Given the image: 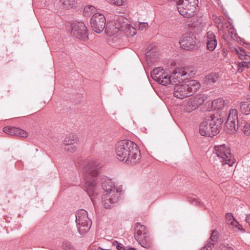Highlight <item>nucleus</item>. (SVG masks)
<instances>
[{
	"label": "nucleus",
	"mask_w": 250,
	"mask_h": 250,
	"mask_svg": "<svg viewBox=\"0 0 250 250\" xmlns=\"http://www.w3.org/2000/svg\"><path fill=\"white\" fill-rule=\"evenodd\" d=\"M117 158L127 165H134L141 159L140 151L137 145L128 140L119 141L116 145Z\"/></svg>",
	"instance_id": "f257e3e1"
},
{
	"label": "nucleus",
	"mask_w": 250,
	"mask_h": 250,
	"mask_svg": "<svg viewBox=\"0 0 250 250\" xmlns=\"http://www.w3.org/2000/svg\"><path fill=\"white\" fill-rule=\"evenodd\" d=\"M101 168L100 164L95 161L86 162L83 169V178L85 181L84 187L85 191L93 200V196L96 192V182L95 179L99 174L100 169Z\"/></svg>",
	"instance_id": "f03ea898"
},
{
	"label": "nucleus",
	"mask_w": 250,
	"mask_h": 250,
	"mask_svg": "<svg viewBox=\"0 0 250 250\" xmlns=\"http://www.w3.org/2000/svg\"><path fill=\"white\" fill-rule=\"evenodd\" d=\"M210 118V119L203 121L199 125V131L202 136L212 137L220 131L224 122L223 119L212 116Z\"/></svg>",
	"instance_id": "7ed1b4c3"
},
{
	"label": "nucleus",
	"mask_w": 250,
	"mask_h": 250,
	"mask_svg": "<svg viewBox=\"0 0 250 250\" xmlns=\"http://www.w3.org/2000/svg\"><path fill=\"white\" fill-rule=\"evenodd\" d=\"M201 87L199 82L195 80L186 81L182 84H176L173 89V95L175 97L183 99L192 95Z\"/></svg>",
	"instance_id": "20e7f679"
},
{
	"label": "nucleus",
	"mask_w": 250,
	"mask_h": 250,
	"mask_svg": "<svg viewBox=\"0 0 250 250\" xmlns=\"http://www.w3.org/2000/svg\"><path fill=\"white\" fill-rule=\"evenodd\" d=\"M210 161H219L223 166L231 167L234 163V158L230 153V148L225 145L215 146L214 151L210 157Z\"/></svg>",
	"instance_id": "39448f33"
},
{
	"label": "nucleus",
	"mask_w": 250,
	"mask_h": 250,
	"mask_svg": "<svg viewBox=\"0 0 250 250\" xmlns=\"http://www.w3.org/2000/svg\"><path fill=\"white\" fill-rule=\"evenodd\" d=\"M198 3V0H178L177 1V8L179 13L183 17L190 18L194 15Z\"/></svg>",
	"instance_id": "423d86ee"
},
{
	"label": "nucleus",
	"mask_w": 250,
	"mask_h": 250,
	"mask_svg": "<svg viewBox=\"0 0 250 250\" xmlns=\"http://www.w3.org/2000/svg\"><path fill=\"white\" fill-rule=\"evenodd\" d=\"M75 216L76 223L80 234H85L89 231L91 224L88 217L87 211L84 209L78 210Z\"/></svg>",
	"instance_id": "0eeeda50"
},
{
	"label": "nucleus",
	"mask_w": 250,
	"mask_h": 250,
	"mask_svg": "<svg viewBox=\"0 0 250 250\" xmlns=\"http://www.w3.org/2000/svg\"><path fill=\"white\" fill-rule=\"evenodd\" d=\"M128 22L127 19L123 16H120L115 20V28L118 31H124L128 35L133 36L136 34V29Z\"/></svg>",
	"instance_id": "6e6552de"
},
{
	"label": "nucleus",
	"mask_w": 250,
	"mask_h": 250,
	"mask_svg": "<svg viewBox=\"0 0 250 250\" xmlns=\"http://www.w3.org/2000/svg\"><path fill=\"white\" fill-rule=\"evenodd\" d=\"M71 34L76 38L83 41L88 39L87 28L82 22L76 21L72 23Z\"/></svg>",
	"instance_id": "1a4fd4ad"
},
{
	"label": "nucleus",
	"mask_w": 250,
	"mask_h": 250,
	"mask_svg": "<svg viewBox=\"0 0 250 250\" xmlns=\"http://www.w3.org/2000/svg\"><path fill=\"white\" fill-rule=\"evenodd\" d=\"M198 40L193 35L185 34L179 42L180 47L186 50L197 49Z\"/></svg>",
	"instance_id": "9d476101"
},
{
	"label": "nucleus",
	"mask_w": 250,
	"mask_h": 250,
	"mask_svg": "<svg viewBox=\"0 0 250 250\" xmlns=\"http://www.w3.org/2000/svg\"><path fill=\"white\" fill-rule=\"evenodd\" d=\"M206 99L207 97L205 95L203 94H196L188 99L186 104L185 110L187 112H191L202 104Z\"/></svg>",
	"instance_id": "9b49d317"
},
{
	"label": "nucleus",
	"mask_w": 250,
	"mask_h": 250,
	"mask_svg": "<svg viewBox=\"0 0 250 250\" xmlns=\"http://www.w3.org/2000/svg\"><path fill=\"white\" fill-rule=\"evenodd\" d=\"M90 24L95 32L98 33L102 32L105 25L104 16L101 13H95L91 18Z\"/></svg>",
	"instance_id": "f8f14e48"
},
{
	"label": "nucleus",
	"mask_w": 250,
	"mask_h": 250,
	"mask_svg": "<svg viewBox=\"0 0 250 250\" xmlns=\"http://www.w3.org/2000/svg\"><path fill=\"white\" fill-rule=\"evenodd\" d=\"M120 194L116 193L115 194L104 193L102 197V203L105 208H110L116 203L117 202Z\"/></svg>",
	"instance_id": "ddd939ff"
},
{
	"label": "nucleus",
	"mask_w": 250,
	"mask_h": 250,
	"mask_svg": "<svg viewBox=\"0 0 250 250\" xmlns=\"http://www.w3.org/2000/svg\"><path fill=\"white\" fill-rule=\"evenodd\" d=\"M103 189L104 190V194H115L119 193V191L113 186L112 181L107 177L103 178L102 180Z\"/></svg>",
	"instance_id": "4468645a"
},
{
	"label": "nucleus",
	"mask_w": 250,
	"mask_h": 250,
	"mask_svg": "<svg viewBox=\"0 0 250 250\" xmlns=\"http://www.w3.org/2000/svg\"><path fill=\"white\" fill-rule=\"evenodd\" d=\"M183 73L180 68L175 69L171 75L169 76V84L176 85L185 80L184 75L186 73Z\"/></svg>",
	"instance_id": "2eb2a0df"
},
{
	"label": "nucleus",
	"mask_w": 250,
	"mask_h": 250,
	"mask_svg": "<svg viewBox=\"0 0 250 250\" xmlns=\"http://www.w3.org/2000/svg\"><path fill=\"white\" fill-rule=\"evenodd\" d=\"M207 46L208 50L213 51L216 48L217 42L216 39V36L212 31H208L207 33Z\"/></svg>",
	"instance_id": "dca6fc26"
},
{
	"label": "nucleus",
	"mask_w": 250,
	"mask_h": 250,
	"mask_svg": "<svg viewBox=\"0 0 250 250\" xmlns=\"http://www.w3.org/2000/svg\"><path fill=\"white\" fill-rule=\"evenodd\" d=\"M147 234V230L146 227L140 224L139 223H137L135 224L134 238L137 240L138 238L143 237L144 235Z\"/></svg>",
	"instance_id": "f3484780"
},
{
	"label": "nucleus",
	"mask_w": 250,
	"mask_h": 250,
	"mask_svg": "<svg viewBox=\"0 0 250 250\" xmlns=\"http://www.w3.org/2000/svg\"><path fill=\"white\" fill-rule=\"evenodd\" d=\"M136 240L142 247L146 249L150 248L152 245L151 239L148 233L144 235L143 237L138 238Z\"/></svg>",
	"instance_id": "a211bd4d"
},
{
	"label": "nucleus",
	"mask_w": 250,
	"mask_h": 250,
	"mask_svg": "<svg viewBox=\"0 0 250 250\" xmlns=\"http://www.w3.org/2000/svg\"><path fill=\"white\" fill-rule=\"evenodd\" d=\"M239 122L226 121L227 131L229 133L235 132L239 127Z\"/></svg>",
	"instance_id": "6ab92c4d"
},
{
	"label": "nucleus",
	"mask_w": 250,
	"mask_h": 250,
	"mask_svg": "<svg viewBox=\"0 0 250 250\" xmlns=\"http://www.w3.org/2000/svg\"><path fill=\"white\" fill-rule=\"evenodd\" d=\"M240 109L241 112L245 115L250 114V97L241 103Z\"/></svg>",
	"instance_id": "aec40b11"
},
{
	"label": "nucleus",
	"mask_w": 250,
	"mask_h": 250,
	"mask_svg": "<svg viewBox=\"0 0 250 250\" xmlns=\"http://www.w3.org/2000/svg\"><path fill=\"white\" fill-rule=\"evenodd\" d=\"M226 219L227 222L231 226H233L238 229H240L242 226L239 224L236 220L233 217L231 213H227L226 214Z\"/></svg>",
	"instance_id": "412c9836"
},
{
	"label": "nucleus",
	"mask_w": 250,
	"mask_h": 250,
	"mask_svg": "<svg viewBox=\"0 0 250 250\" xmlns=\"http://www.w3.org/2000/svg\"><path fill=\"white\" fill-rule=\"evenodd\" d=\"M78 140V138L76 135L70 134L65 137L63 140V144L65 146L72 144H76Z\"/></svg>",
	"instance_id": "4be33fe9"
},
{
	"label": "nucleus",
	"mask_w": 250,
	"mask_h": 250,
	"mask_svg": "<svg viewBox=\"0 0 250 250\" xmlns=\"http://www.w3.org/2000/svg\"><path fill=\"white\" fill-rule=\"evenodd\" d=\"M218 74L212 72L207 75L205 78V82L207 84H211L215 83L218 79Z\"/></svg>",
	"instance_id": "5701e85b"
},
{
	"label": "nucleus",
	"mask_w": 250,
	"mask_h": 250,
	"mask_svg": "<svg viewBox=\"0 0 250 250\" xmlns=\"http://www.w3.org/2000/svg\"><path fill=\"white\" fill-rule=\"evenodd\" d=\"M64 8L70 9L74 7L77 4L76 0H60Z\"/></svg>",
	"instance_id": "b1692460"
},
{
	"label": "nucleus",
	"mask_w": 250,
	"mask_h": 250,
	"mask_svg": "<svg viewBox=\"0 0 250 250\" xmlns=\"http://www.w3.org/2000/svg\"><path fill=\"white\" fill-rule=\"evenodd\" d=\"M239 127L243 130L245 134L250 135V121L240 122Z\"/></svg>",
	"instance_id": "393cba45"
},
{
	"label": "nucleus",
	"mask_w": 250,
	"mask_h": 250,
	"mask_svg": "<svg viewBox=\"0 0 250 250\" xmlns=\"http://www.w3.org/2000/svg\"><path fill=\"white\" fill-rule=\"evenodd\" d=\"M163 69H161L160 67L155 68H154L151 72V76L152 78L158 82V81H160L161 78L160 75H161V73L163 71Z\"/></svg>",
	"instance_id": "a878e982"
},
{
	"label": "nucleus",
	"mask_w": 250,
	"mask_h": 250,
	"mask_svg": "<svg viewBox=\"0 0 250 250\" xmlns=\"http://www.w3.org/2000/svg\"><path fill=\"white\" fill-rule=\"evenodd\" d=\"M160 76V78L161 79L160 81H158V83L165 86L169 84V76L163 72V71L161 73V75Z\"/></svg>",
	"instance_id": "bb28decb"
},
{
	"label": "nucleus",
	"mask_w": 250,
	"mask_h": 250,
	"mask_svg": "<svg viewBox=\"0 0 250 250\" xmlns=\"http://www.w3.org/2000/svg\"><path fill=\"white\" fill-rule=\"evenodd\" d=\"M227 121L239 122L238 119V112L235 109L230 110Z\"/></svg>",
	"instance_id": "cd10ccee"
},
{
	"label": "nucleus",
	"mask_w": 250,
	"mask_h": 250,
	"mask_svg": "<svg viewBox=\"0 0 250 250\" xmlns=\"http://www.w3.org/2000/svg\"><path fill=\"white\" fill-rule=\"evenodd\" d=\"M212 104L215 109H221L224 107L225 103L223 99L219 98L212 101Z\"/></svg>",
	"instance_id": "c85d7f7f"
},
{
	"label": "nucleus",
	"mask_w": 250,
	"mask_h": 250,
	"mask_svg": "<svg viewBox=\"0 0 250 250\" xmlns=\"http://www.w3.org/2000/svg\"><path fill=\"white\" fill-rule=\"evenodd\" d=\"M213 18L215 22L218 25L219 27H223L224 24L226 23L225 18L222 16H217L213 15Z\"/></svg>",
	"instance_id": "c756f323"
},
{
	"label": "nucleus",
	"mask_w": 250,
	"mask_h": 250,
	"mask_svg": "<svg viewBox=\"0 0 250 250\" xmlns=\"http://www.w3.org/2000/svg\"><path fill=\"white\" fill-rule=\"evenodd\" d=\"M239 49L241 51L239 53V58L243 61L250 62V56L246 54L245 50L241 48H239Z\"/></svg>",
	"instance_id": "7c9ffc66"
},
{
	"label": "nucleus",
	"mask_w": 250,
	"mask_h": 250,
	"mask_svg": "<svg viewBox=\"0 0 250 250\" xmlns=\"http://www.w3.org/2000/svg\"><path fill=\"white\" fill-rule=\"evenodd\" d=\"M14 136L21 137H27L28 133L21 128L16 127L15 133Z\"/></svg>",
	"instance_id": "2f4dec72"
},
{
	"label": "nucleus",
	"mask_w": 250,
	"mask_h": 250,
	"mask_svg": "<svg viewBox=\"0 0 250 250\" xmlns=\"http://www.w3.org/2000/svg\"><path fill=\"white\" fill-rule=\"evenodd\" d=\"M181 72H183L184 73H186V74L184 75V78L185 79H187L188 78L191 77L193 75H194V73L192 70H189V68H183L180 69Z\"/></svg>",
	"instance_id": "473e14b6"
},
{
	"label": "nucleus",
	"mask_w": 250,
	"mask_h": 250,
	"mask_svg": "<svg viewBox=\"0 0 250 250\" xmlns=\"http://www.w3.org/2000/svg\"><path fill=\"white\" fill-rule=\"evenodd\" d=\"M95 7L92 5H86L83 9V13L85 16L90 15L89 13L92 14L95 12Z\"/></svg>",
	"instance_id": "72a5a7b5"
},
{
	"label": "nucleus",
	"mask_w": 250,
	"mask_h": 250,
	"mask_svg": "<svg viewBox=\"0 0 250 250\" xmlns=\"http://www.w3.org/2000/svg\"><path fill=\"white\" fill-rule=\"evenodd\" d=\"M16 127L13 126H5L3 128V131L11 136H14Z\"/></svg>",
	"instance_id": "f704fd0d"
},
{
	"label": "nucleus",
	"mask_w": 250,
	"mask_h": 250,
	"mask_svg": "<svg viewBox=\"0 0 250 250\" xmlns=\"http://www.w3.org/2000/svg\"><path fill=\"white\" fill-rule=\"evenodd\" d=\"M217 231L215 230H213L212 231L210 238L208 241V242H210V243L211 244L212 243V244L213 245V247L214 246V243H215L216 241H217Z\"/></svg>",
	"instance_id": "c9c22d12"
},
{
	"label": "nucleus",
	"mask_w": 250,
	"mask_h": 250,
	"mask_svg": "<svg viewBox=\"0 0 250 250\" xmlns=\"http://www.w3.org/2000/svg\"><path fill=\"white\" fill-rule=\"evenodd\" d=\"M64 148L66 151L73 153L76 151L77 149V146L76 144H72L65 146Z\"/></svg>",
	"instance_id": "e433bc0d"
},
{
	"label": "nucleus",
	"mask_w": 250,
	"mask_h": 250,
	"mask_svg": "<svg viewBox=\"0 0 250 250\" xmlns=\"http://www.w3.org/2000/svg\"><path fill=\"white\" fill-rule=\"evenodd\" d=\"M109 2L118 6L123 5L125 4V0H108Z\"/></svg>",
	"instance_id": "4c0bfd02"
},
{
	"label": "nucleus",
	"mask_w": 250,
	"mask_h": 250,
	"mask_svg": "<svg viewBox=\"0 0 250 250\" xmlns=\"http://www.w3.org/2000/svg\"><path fill=\"white\" fill-rule=\"evenodd\" d=\"M213 248V245L210 242H208L206 245L204 246L199 250H212Z\"/></svg>",
	"instance_id": "58836bf2"
},
{
	"label": "nucleus",
	"mask_w": 250,
	"mask_h": 250,
	"mask_svg": "<svg viewBox=\"0 0 250 250\" xmlns=\"http://www.w3.org/2000/svg\"><path fill=\"white\" fill-rule=\"evenodd\" d=\"M239 67L243 68H249L250 67V62L242 61L238 63Z\"/></svg>",
	"instance_id": "ea45409f"
},
{
	"label": "nucleus",
	"mask_w": 250,
	"mask_h": 250,
	"mask_svg": "<svg viewBox=\"0 0 250 250\" xmlns=\"http://www.w3.org/2000/svg\"><path fill=\"white\" fill-rule=\"evenodd\" d=\"M148 24L146 22H141L139 25V29L142 31H145L148 28Z\"/></svg>",
	"instance_id": "a19ab883"
},
{
	"label": "nucleus",
	"mask_w": 250,
	"mask_h": 250,
	"mask_svg": "<svg viewBox=\"0 0 250 250\" xmlns=\"http://www.w3.org/2000/svg\"><path fill=\"white\" fill-rule=\"evenodd\" d=\"M217 250H233V249L228 245H222L219 246Z\"/></svg>",
	"instance_id": "79ce46f5"
},
{
	"label": "nucleus",
	"mask_w": 250,
	"mask_h": 250,
	"mask_svg": "<svg viewBox=\"0 0 250 250\" xmlns=\"http://www.w3.org/2000/svg\"><path fill=\"white\" fill-rule=\"evenodd\" d=\"M191 203L195 205H200V202L198 201V200L197 199H194V198L192 200Z\"/></svg>",
	"instance_id": "37998d69"
},
{
	"label": "nucleus",
	"mask_w": 250,
	"mask_h": 250,
	"mask_svg": "<svg viewBox=\"0 0 250 250\" xmlns=\"http://www.w3.org/2000/svg\"><path fill=\"white\" fill-rule=\"evenodd\" d=\"M245 221L247 223H248L249 225H250V213L247 214L246 217L245 219Z\"/></svg>",
	"instance_id": "c03bdc74"
},
{
	"label": "nucleus",
	"mask_w": 250,
	"mask_h": 250,
	"mask_svg": "<svg viewBox=\"0 0 250 250\" xmlns=\"http://www.w3.org/2000/svg\"><path fill=\"white\" fill-rule=\"evenodd\" d=\"M116 248L118 250H126L125 247L121 244L117 245Z\"/></svg>",
	"instance_id": "a18cd8bd"
},
{
	"label": "nucleus",
	"mask_w": 250,
	"mask_h": 250,
	"mask_svg": "<svg viewBox=\"0 0 250 250\" xmlns=\"http://www.w3.org/2000/svg\"><path fill=\"white\" fill-rule=\"evenodd\" d=\"M244 68L239 67V65H238V69L237 71L239 73H242L243 71Z\"/></svg>",
	"instance_id": "49530a36"
},
{
	"label": "nucleus",
	"mask_w": 250,
	"mask_h": 250,
	"mask_svg": "<svg viewBox=\"0 0 250 250\" xmlns=\"http://www.w3.org/2000/svg\"><path fill=\"white\" fill-rule=\"evenodd\" d=\"M112 244L114 246H116L117 247V245H119V243L117 241H114L113 242H112Z\"/></svg>",
	"instance_id": "de8ad7c7"
},
{
	"label": "nucleus",
	"mask_w": 250,
	"mask_h": 250,
	"mask_svg": "<svg viewBox=\"0 0 250 250\" xmlns=\"http://www.w3.org/2000/svg\"><path fill=\"white\" fill-rule=\"evenodd\" d=\"M98 250H110L109 249H104L102 248L99 247L98 249Z\"/></svg>",
	"instance_id": "09e8293b"
},
{
	"label": "nucleus",
	"mask_w": 250,
	"mask_h": 250,
	"mask_svg": "<svg viewBox=\"0 0 250 250\" xmlns=\"http://www.w3.org/2000/svg\"><path fill=\"white\" fill-rule=\"evenodd\" d=\"M126 250H136L135 248H128V249H127Z\"/></svg>",
	"instance_id": "8fccbe9b"
},
{
	"label": "nucleus",
	"mask_w": 250,
	"mask_h": 250,
	"mask_svg": "<svg viewBox=\"0 0 250 250\" xmlns=\"http://www.w3.org/2000/svg\"><path fill=\"white\" fill-rule=\"evenodd\" d=\"M210 54L208 53H206L204 55H205L206 57H208V56L210 55Z\"/></svg>",
	"instance_id": "3c124183"
}]
</instances>
